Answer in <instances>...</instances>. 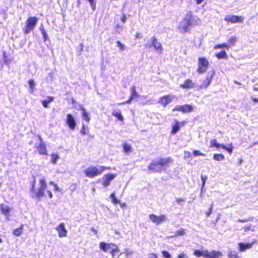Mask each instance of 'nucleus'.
<instances>
[{
  "instance_id": "nucleus-6",
  "label": "nucleus",
  "mask_w": 258,
  "mask_h": 258,
  "mask_svg": "<svg viewBox=\"0 0 258 258\" xmlns=\"http://www.w3.org/2000/svg\"><path fill=\"white\" fill-rule=\"evenodd\" d=\"M37 22L38 19L36 17L28 18L26 22L24 33L26 34L29 33L34 28Z\"/></svg>"
},
{
  "instance_id": "nucleus-37",
  "label": "nucleus",
  "mask_w": 258,
  "mask_h": 258,
  "mask_svg": "<svg viewBox=\"0 0 258 258\" xmlns=\"http://www.w3.org/2000/svg\"><path fill=\"white\" fill-rule=\"evenodd\" d=\"M110 198L112 200V202L115 204H120V201L118 200L117 198H116L115 196V193L113 192L110 195Z\"/></svg>"
},
{
  "instance_id": "nucleus-46",
  "label": "nucleus",
  "mask_w": 258,
  "mask_h": 258,
  "mask_svg": "<svg viewBox=\"0 0 258 258\" xmlns=\"http://www.w3.org/2000/svg\"><path fill=\"white\" fill-rule=\"evenodd\" d=\"M162 253L163 256H164L165 257H166V258H170L171 257V255L168 251L164 250L162 251Z\"/></svg>"
},
{
  "instance_id": "nucleus-11",
  "label": "nucleus",
  "mask_w": 258,
  "mask_h": 258,
  "mask_svg": "<svg viewBox=\"0 0 258 258\" xmlns=\"http://www.w3.org/2000/svg\"><path fill=\"white\" fill-rule=\"evenodd\" d=\"M215 75V71H212L211 72H209L207 74L205 80L203 82V84L200 86V89L203 88H207L210 85L212 80L213 76Z\"/></svg>"
},
{
  "instance_id": "nucleus-47",
  "label": "nucleus",
  "mask_w": 258,
  "mask_h": 258,
  "mask_svg": "<svg viewBox=\"0 0 258 258\" xmlns=\"http://www.w3.org/2000/svg\"><path fill=\"white\" fill-rule=\"evenodd\" d=\"M88 1L89 2L90 5L92 7V10H94L95 9V3L94 0H88Z\"/></svg>"
},
{
  "instance_id": "nucleus-20",
  "label": "nucleus",
  "mask_w": 258,
  "mask_h": 258,
  "mask_svg": "<svg viewBox=\"0 0 258 258\" xmlns=\"http://www.w3.org/2000/svg\"><path fill=\"white\" fill-rule=\"evenodd\" d=\"M183 122H180L177 120H175V124L172 126V129L171 132L172 135L175 134L177 132H178L180 127L183 126Z\"/></svg>"
},
{
  "instance_id": "nucleus-8",
  "label": "nucleus",
  "mask_w": 258,
  "mask_h": 258,
  "mask_svg": "<svg viewBox=\"0 0 258 258\" xmlns=\"http://www.w3.org/2000/svg\"><path fill=\"white\" fill-rule=\"evenodd\" d=\"M149 219L153 223L157 225H159L162 222H165L168 221L167 216L164 215L157 216L154 214H150L149 215Z\"/></svg>"
},
{
  "instance_id": "nucleus-51",
  "label": "nucleus",
  "mask_w": 258,
  "mask_h": 258,
  "mask_svg": "<svg viewBox=\"0 0 258 258\" xmlns=\"http://www.w3.org/2000/svg\"><path fill=\"white\" fill-rule=\"evenodd\" d=\"M190 156H191V154L189 151H185L184 152V158H190Z\"/></svg>"
},
{
  "instance_id": "nucleus-1",
  "label": "nucleus",
  "mask_w": 258,
  "mask_h": 258,
  "mask_svg": "<svg viewBox=\"0 0 258 258\" xmlns=\"http://www.w3.org/2000/svg\"><path fill=\"white\" fill-rule=\"evenodd\" d=\"M200 22V19L189 11L186 12L182 21L179 22L177 29L180 33H185L188 32L192 26L198 25Z\"/></svg>"
},
{
  "instance_id": "nucleus-58",
  "label": "nucleus",
  "mask_w": 258,
  "mask_h": 258,
  "mask_svg": "<svg viewBox=\"0 0 258 258\" xmlns=\"http://www.w3.org/2000/svg\"><path fill=\"white\" fill-rule=\"evenodd\" d=\"M135 37L136 38H141L142 37V36L141 33H137Z\"/></svg>"
},
{
  "instance_id": "nucleus-30",
  "label": "nucleus",
  "mask_w": 258,
  "mask_h": 258,
  "mask_svg": "<svg viewBox=\"0 0 258 258\" xmlns=\"http://www.w3.org/2000/svg\"><path fill=\"white\" fill-rule=\"evenodd\" d=\"M123 148L124 152L126 153H130L132 152V148L129 144H124Z\"/></svg>"
},
{
  "instance_id": "nucleus-2",
  "label": "nucleus",
  "mask_w": 258,
  "mask_h": 258,
  "mask_svg": "<svg viewBox=\"0 0 258 258\" xmlns=\"http://www.w3.org/2000/svg\"><path fill=\"white\" fill-rule=\"evenodd\" d=\"M171 162L172 159L170 158H159L150 164L149 169L153 172H160Z\"/></svg>"
},
{
  "instance_id": "nucleus-33",
  "label": "nucleus",
  "mask_w": 258,
  "mask_h": 258,
  "mask_svg": "<svg viewBox=\"0 0 258 258\" xmlns=\"http://www.w3.org/2000/svg\"><path fill=\"white\" fill-rule=\"evenodd\" d=\"M28 83L29 86V92L32 93L34 91V88L35 85V82L33 80H30Z\"/></svg>"
},
{
  "instance_id": "nucleus-50",
  "label": "nucleus",
  "mask_w": 258,
  "mask_h": 258,
  "mask_svg": "<svg viewBox=\"0 0 258 258\" xmlns=\"http://www.w3.org/2000/svg\"><path fill=\"white\" fill-rule=\"evenodd\" d=\"M250 228H251V225L247 224L243 227V229H244V231L246 232V231H249L250 229Z\"/></svg>"
},
{
  "instance_id": "nucleus-18",
  "label": "nucleus",
  "mask_w": 258,
  "mask_h": 258,
  "mask_svg": "<svg viewBox=\"0 0 258 258\" xmlns=\"http://www.w3.org/2000/svg\"><path fill=\"white\" fill-rule=\"evenodd\" d=\"M153 46L159 54L162 53L163 48L161 44L158 41L156 37H153L152 38Z\"/></svg>"
},
{
  "instance_id": "nucleus-61",
  "label": "nucleus",
  "mask_w": 258,
  "mask_h": 258,
  "mask_svg": "<svg viewBox=\"0 0 258 258\" xmlns=\"http://www.w3.org/2000/svg\"><path fill=\"white\" fill-rule=\"evenodd\" d=\"M250 99L255 102H258V99L254 98L253 96H251Z\"/></svg>"
},
{
  "instance_id": "nucleus-27",
  "label": "nucleus",
  "mask_w": 258,
  "mask_h": 258,
  "mask_svg": "<svg viewBox=\"0 0 258 258\" xmlns=\"http://www.w3.org/2000/svg\"><path fill=\"white\" fill-rule=\"evenodd\" d=\"M23 229V225H22L19 228L14 230L13 234L17 236H20L22 233Z\"/></svg>"
},
{
  "instance_id": "nucleus-22",
  "label": "nucleus",
  "mask_w": 258,
  "mask_h": 258,
  "mask_svg": "<svg viewBox=\"0 0 258 258\" xmlns=\"http://www.w3.org/2000/svg\"><path fill=\"white\" fill-rule=\"evenodd\" d=\"M2 212L7 217H9V214L11 211L10 208L6 205L2 204L1 206Z\"/></svg>"
},
{
  "instance_id": "nucleus-59",
  "label": "nucleus",
  "mask_w": 258,
  "mask_h": 258,
  "mask_svg": "<svg viewBox=\"0 0 258 258\" xmlns=\"http://www.w3.org/2000/svg\"><path fill=\"white\" fill-rule=\"evenodd\" d=\"M121 21L123 22V23H125L126 20V16L125 15H123L122 16V17H121Z\"/></svg>"
},
{
  "instance_id": "nucleus-5",
  "label": "nucleus",
  "mask_w": 258,
  "mask_h": 258,
  "mask_svg": "<svg viewBox=\"0 0 258 258\" xmlns=\"http://www.w3.org/2000/svg\"><path fill=\"white\" fill-rule=\"evenodd\" d=\"M106 168V167L99 166L98 167L91 166L86 169L84 173L86 176L93 178L100 175Z\"/></svg>"
},
{
  "instance_id": "nucleus-10",
  "label": "nucleus",
  "mask_w": 258,
  "mask_h": 258,
  "mask_svg": "<svg viewBox=\"0 0 258 258\" xmlns=\"http://www.w3.org/2000/svg\"><path fill=\"white\" fill-rule=\"evenodd\" d=\"M243 20L244 19L242 16L233 15H227L224 18V20L226 22L231 23H242L243 22Z\"/></svg>"
},
{
  "instance_id": "nucleus-54",
  "label": "nucleus",
  "mask_w": 258,
  "mask_h": 258,
  "mask_svg": "<svg viewBox=\"0 0 258 258\" xmlns=\"http://www.w3.org/2000/svg\"><path fill=\"white\" fill-rule=\"evenodd\" d=\"M132 100L133 99H131V98L129 100H127L125 102H123L119 103L118 105H124V104H130Z\"/></svg>"
},
{
  "instance_id": "nucleus-32",
  "label": "nucleus",
  "mask_w": 258,
  "mask_h": 258,
  "mask_svg": "<svg viewBox=\"0 0 258 258\" xmlns=\"http://www.w3.org/2000/svg\"><path fill=\"white\" fill-rule=\"evenodd\" d=\"M216 56L219 59L224 58H226L227 57V54L224 50H222L219 53H218L216 54Z\"/></svg>"
},
{
  "instance_id": "nucleus-7",
  "label": "nucleus",
  "mask_w": 258,
  "mask_h": 258,
  "mask_svg": "<svg viewBox=\"0 0 258 258\" xmlns=\"http://www.w3.org/2000/svg\"><path fill=\"white\" fill-rule=\"evenodd\" d=\"M198 60L197 72L199 74H203L206 71L209 66V62L205 57H199Z\"/></svg>"
},
{
  "instance_id": "nucleus-39",
  "label": "nucleus",
  "mask_w": 258,
  "mask_h": 258,
  "mask_svg": "<svg viewBox=\"0 0 258 258\" xmlns=\"http://www.w3.org/2000/svg\"><path fill=\"white\" fill-rule=\"evenodd\" d=\"M116 44L117 47L119 48L120 51H122L125 49V45L123 44H122L120 41H117L116 42Z\"/></svg>"
},
{
  "instance_id": "nucleus-41",
  "label": "nucleus",
  "mask_w": 258,
  "mask_h": 258,
  "mask_svg": "<svg viewBox=\"0 0 258 258\" xmlns=\"http://www.w3.org/2000/svg\"><path fill=\"white\" fill-rule=\"evenodd\" d=\"M229 47V45L226 43H223L221 44H218L215 46V48H228Z\"/></svg>"
},
{
  "instance_id": "nucleus-53",
  "label": "nucleus",
  "mask_w": 258,
  "mask_h": 258,
  "mask_svg": "<svg viewBox=\"0 0 258 258\" xmlns=\"http://www.w3.org/2000/svg\"><path fill=\"white\" fill-rule=\"evenodd\" d=\"M250 219H238V222H241V223H245V222H247L249 221H250Z\"/></svg>"
},
{
  "instance_id": "nucleus-55",
  "label": "nucleus",
  "mask_w": 258,
  "mask_h": 258,
  "mask_svg": "<svg viewBox=\"0 0 258 258\" xmlns=\"http://www.w3.org/2000/svg\"><path fill=\"white\" fill-rule=\"evenodd\" d=\"M176 201L178 204H180L182 202H184V200L182 198H177L176 199Z\"/></svg>"
},
{
  "instance_id": "nucleus-23",
  "label": "nucleus",
  "mask_w": 258,
  "mask_h": 258,
  "mask_svg": "<svg viewBox=\"0 0 258 258\" xmlns=\"http://www.w3.org/2000/svg\"><path fill=\"white\" fill-rule=\"evenodd\" d=\"M80 109L82 111V115L83 116V118L84 120H85L87 122H89L90 120V117L89 116V113L86 112L85 108L82 106H80Z\"/></svg>"
},
{
  "instance_id": "nucleus-15",
  "label": "nucleus",
  "mask_w": 258,
  "mask_h": 258,
  "mask_svg": "<svg viewBox=\"0 0 258 258\" xmlns=\"http://www.w3.org/2000/svg\"><path fill=\"white\" fill-rule=\"evenodd\" d=\"M56 230L58 232V236L60 238L64 237L67 236V230L65 228V225L63 223H61L57 226Z\"/></svg>"
},
{
  "instance_id": "nucleus-45",
  "label": "nucleus",
  "mask_w": 258,
  "mask_h": 258,
  "mask_svg": "<svg viewBox=\"0 0 258 258\" xmlns=\"http://www.w3.org/2000/svg\"><path fill=\"white\" fill-rule=\"evenodd\" d=\"M81 133L83 135H85L88 134V130H86V128L84 124H83V125H82V129L81 131Z\"/></svg>"
},
{
  "instance_id": "nucleus-25",
  "label": "nucleus",
  "mask_w": 258,
  "mask_h": 258,
  "mask_svg": "<svg viewBox=\"0 0 258 258\" xmlns=\"http://www.w3.org/2000/svg\"><path fill=\"white\" fill-rule=\"evenodd\" d=\"M112 115L120 121L123 120V117L120 110H114L112 112Z\"/></svg>"
},
{
  "instance_id": "nucleus-64",
  "label": "nucleus",
  "mask_w": 258,
  "mask_h": 258,
  "mask_svg": "<svg viewBox=\"0 0 258 258\" xmlns=\"http://www.w3.org/2000/svg\"><path fill=\"white\" fill-rule=\"evenodd\" d=\"M253 89L254 91H258V88L256 86H253Z\"/></svg>"
},
{
  "instance_id": "nucleus-31",
  "label": "nucleus",
  "mask_w": 258,
  "mask_h": 258,
  "mask_svg": "<svg viewBox=\"0 0 258 258\" xmlns=\"http://www.w3.org/2000/svg\"><path fill=\"white\" fill-rule=\"evenodd\" d=\"M119 250H120L118 248L117 245L115 244L114 247H113V248H112L110 252L111 254L112 255V256L114 257L116 253L119 252Z\"/></svg>"
},
{
  "instance_id": "nucleus-21",
  "label": "nucleus",
  "mask_w": 258,
  "mask_h": 258,
  "mask_svg": "<svg viewBox=\"0 0 258 258\" xmlns=\"http://www.w3.org/2000/svg\"><path fill=\"white\" fill-rule=\"evenodd\" d=\"M195 83L190 79H187L183 84L180 85V87L183 89H189L194 87Z\"/></svg>"
},
{
  "instance_id": "nucleus-40",
  "label": "nucleus",
  "mask_w": 258,
  "mask_h": 258,
  "mask_svg": "<svg viewBox=\"0 0 258 258\" xmlns=\"http://www.w3.org/2000/svg\"><path fill=\"white\" fill-rule=\"evenodd\" d=\"M237 41V38L235 36H232L231 38H230L228 41V43L232 45H234V44Z\"/></svg>"
},
{
  "instance_id": "nucleus-49",
  "label": "nucleus",
  "mask_w": 258,
  "mask_h": 258,
  "mask_svg": "<svg viewBox=\"0 0 258 258\" xmlns=\"http://www.w3.org/2000/svg\"><path fill=\"white\" fill-rule=\"evenodd\" d=\"M178 258H189L185 254L182 252L178 255Z\"/></svg>"
},
{
  "instance_id": "nucleus-26",
  "label": "nucleus",
  "mask_w": 258,
  "mask_h": 258,
  "mask_svg": "<svg viewBox=\"0 0 258 258\" xmlns=\"http://www.w3.org/2000/svg\"><path fill=\"white\" fill-rule=\"evenodd\" d=\"M53 99H54V98L53 97L48 96L46 100H43L42 102L43 106L45 108H48V104L50 103V102H52L53 101Z\"/></svg>"
},
{
  "instance_id": "nucleus-43",
  "label": "nucleus",
  "mask_w": 258,
  "mask_h": 258,
  "mask_svg": "<svg viewBox=\"0 0 258 258\" xmlns=\"http://www.w3.org/2000/svg\"><path fill=\"white\" fill-rule=\"evenodd\" d=\"M193 155L195 156H206V155L205 154L201 153L200 151H198V150H194L193 151Z\"/></svg>"
},
{
  "instance_id": "nucleus-60",
  "label": "nucleus",
  "mask_w": 258,
  "mask_h": 258,
  "mask_svg": "<svg viewBox=\"0 0 258 258\" xmlns=\"http://www.w3.org/2000/svg\"><path fill=\"white\" fill-rule=\"evenodd\" d=\"M42 34L43 35V37L44 40H46L47 38V34H46L45 31L42 32Z\"/></svg>"
},
{
  "instance_id": "nucleus-42",
  "label": "nucleus",
  "mask_w": 258,
  "mask_h": 258,
  "mask_svg": "<svg viewBox=\"0 0 258 258\" xmlns=\"http://www.w3.org/2000/svg\"><path fill=\"white\" fill-rule=\"evenodd\" d=\"M207 178V177L206 176H203V175L201 176V179H202V189H201V191H203V188H204V187L205 186Z\"/></svg>"
},
{
  "instance_id": "nucleus-52",
  "label": "nucleus",
  "mask_w": 258,
  "mask_h": 258,
  "mask_svg": "<svg viewBox=\"0 0 258 258\" xmlns=\"http://www.w3.org/2000/svg\"><path fill=\"white\" fill-rule=\"evenodd\" d=\"M148 258H158V256L156 254L154 253H150L148 255Z\"/></svg>"
},
{
  "instance_id": "nucleus-12",
  "label": "nucleus",
  "mask_w": 258,
  "mask_h": 258,
  "mask_svg": "<svg viewBox=\"0 0 258 258\" xmlns=\"http://www.w3.org/2000/svg\"><path fill=\"white\" fill-rule=\"evenodd\" d=\"M193 110V107L190 105H177L173 109V111H179L183 113L191 112Z\"/></svg>"
},
{
  "instance_id": "nucleus-28",
  "label": "nucleus",
  "mask_w": 258,
  "mask_h": 258,
  "mask_svg": "<svg viewBox=\"0 0 258 258\" xmlns=\"http://www.w3.org/2000/svg\"><path fill=\"white\" fill-rule=\"evenodd\" d=\"M228 257L229 258H241L237 254V252L229 250L228 251Z\"/></svg>"
},
{
  "instance_id": "nucleus-17",
  "label": "nucleus",
  "mask_w": 258,
  "mask_h": 258,
  "mask_svg": "<svg viewBox=\"0 0 258 258\" xmlns=\"http://www.w3.org/2000/svg\"><path fill=\"white\" fill-rule=\"evenodd\" d=\"M114 243H107L105 242H101L99 243V248L104 252H107L109 250H111L112 248L114 247Z\"/></svg>"
},
{
  "instance_id": "nucleus-14",
  "label": "nucleus",
  "mask_w": 258,
  "mask_h": 258,
  "mask_svg": "<svg viewBox=\"0 0 258 258\" xmlns=\"http://www.w3.org/2000/svg\"><path fill=\"white\" fill-rule=\"evenodd\" d=\"M174 96L173 95H165L160 98L158 101V103L163 106L165 107L169 103H170L171 101L174 99Z\"/></svg>"
},
{
  "instance_id": "nucleus-62",
  "label": "nucleus",
  "mask_w": 258,
  "mask_h": 258,
  "mask_svg": "<svg viewBox=\"0 0 258 258\" xmlns=\"http://www.w3.org/2000/svg\"><path fill=\"white\" fill-rule=\"evenodd\" d=\"M204 0H196L197 5L201 4Z\"/></svg>"
},
{
  "instance_id": "nucleus-13",
  "label": "nucleus",
  "mask_w": 258,
  "mask_h": 258,
  "mask_svg": "<svg viewBox=\"0 0 258 258\" xmlns=\"http://www.w3.org/2000/svg\"><path fill=\"white\" fill-rule=\"evenodd\" d=\"M66 122L70 130H74L75 129L77 123L72 114H68L67 115Z\"/></svg>"
},
{
  "instance_id": "nucleus-24",
  "label": "nucleus",
  "mask_w": 258,
  "mask_h": 258,
  "mask_svg": "<svg viewBox=\"0 0 258 258\" xmlns=\"http://www.w3.org/2000/svg\"><path fill=\"white\" fill-rule=\"evenodd\" d=\"M220 148H221L224 150H226L230 154H231L232 153L233 149L232 144L229 145V147H227L223 144L218 143V144L217 145V148L219 149Z\"/></svg>"
},
{
  "instance_id": "nucleus-34",
  "label": "nucleus",
  "mask_w": 258,
  "mask_h": 258,
  "mask_svg": "<svg viewBox=\"0 0 258 258\" xmlns=\"http://www.w3.org/2000/svg\"><path fill=\"white\" fill-rule=\"evenodd\" d=\"M131 99H133L134 98L138 97L139 96V95L136 92V87L135 86L132 87L131 88Z\"/></svg>"
},
{
  "instance_id": "nucleus-63",
  "label": "nucleus",
  "mask_w": 258,
  "mask_h": 258,
  "mask_svg": "<svg viewBox=\"0 0 258 258\" xmlns=\"http://www.w3.org/2000/svg\"><path fill=\"white\" fill-rule=\"evenodd\" d=\"M54 189L56 191L59 190L58 187L57 186V185L56 184L54 185Z\"/></svg>"
},
{
  "instance_id": "nucleus-3",
  "label": "nucleus",
  "mask_w": 258,
  "mask_h": 258,
  "mask_svg": "<svg viewBox=\"0 0 258 258\" xmlns=\"http://www.w3.org/2000/svg\"><path fill=\"white\" fill-rule=\"evenodd\" d=\"M35 183L36 179L35 177H33V180L31 183V188L30 189L31 192V196L33 198H37L39 199L45 195L44 190L47 186L46 181L44 178H42L40 180L39 187L37 191H36L35 189Z\"/></svg>"
},
{
  "instance_id": "nucleus-44",
  "label": "nucleus",
  "mask_w": 258,
  "mask_h": 258,
  "mask_svg": "<svg viewBox=\"0 0 258 258\" xmlns=\"http://www.w3.org/2000/svg\"><path fill=\"white\" fill-rule=\"evenodd\" d=\"M218 144V143L217 142V140L216 139H213L211 140L210 141V147H215L217 148V145Z\"/></svg>"
},
{
  "instance_id": "nucleus-48",
  "label": "nucleus",
  "mask_w": 258,
  "mask_h": 258,
  "mask_svg": "<svg viewBox=\"0 0 258 258\" xmlns=\"http://www.w3.org/2000/svg\"><path fill=\"white\" fill-rule=\"evenodd\" d=\"M212 211H213V204H212L211 207L209 208L208 211L206 212V213L207 216H209L212 213Z\"/></svg>"
},
{
  "instance_id": "nucleus-57",
  "label": "nucleus",
  "mask_w": 258,
  "mask_h": 258,
  "mask_svg": "<svg viewBox=\"0 0 258 258\" xmlns=\"http://www.w3.org/2000/svg\"><path fill=\"white\" fill-rule=\"evenodd\" d=\"M46 192L48 194L49 198L51 199L52 198V194L50 190H46Z\"/></svg>"
},
{
  "instance_id": "nucleus-9",
  "label": "nucleus",
  "mask_w": 258,
  "mask_h": 258,
  "mask_svg": "<svg viewBox=\"0 0 258 258\" xmlns=\"http://www.w3.org/2000/svg\"><path fill=\"white\" fill-rule=\"evenodd\" d=\"M37 137L39 139V143L35 144V147L40 155H47V151L45 143L43 141V140L40 136L38 135Z\"/></svg>"
},
{
  "instance_id": "nucleus-19",
  "label": "nucleus",
  "mask_w": 258,
  "mask_h": 258,
  "mask_svg": "<svg viewBox=\"0 0 258 258\" xmlns=\"http://www.w3.org/2000/svg\"><path fill=\"white\" fill-rule=\"evenodd\" d=\"M255 242H253L252 243H238V247H239V250L240 251H244L246 249H248L251 248L253 244Z\"/></svg>"
},
{
  "instance_id": "nucleus-36",
  "label": "nucleus",
  "mask_w": 258,
  "mask_h": 258,
  "mask_svg": "<svg viewBox=\"0 0 258 258\" xmlns=\"http://www.w3.org/2000/svg\"><path fill=\"white\" fill-rule=\"evenodd\" d=\"M124 253H125V256H126V258H127L128 257L132 255L134 253V251H133V250H132L131 249L125 248L124 249Z\"/></svg>"
},
{
  "instance_id": "nucleus-4",
  "label": "nucleus",
  "mask_w": 258,
  "mask_h": 258,
  "mask_svg": "<svg viewBox=\"0 0 258 258\" xmlns=\"http://www.w3.org/2000/svg\"><path fill=\"white\" fill-rule=\"evenodd\" d=\"M194 255L198 257L203 256L207 258H220L222 256V253L220 251L214 250L209 251L207 250H196L194 252Z\"/></svg>"
},
{
  "instance_id": "nucleus-16",
  "label": "nucleus",
  "mask_w": 258,
  "mask_h": 258,
  "mask_svg": "<svg viewBox=\"0 0 258 258\" xmlns=\"http://www.w3.org/2000/svg\"><path fill=\"white\" fill-rule=\"evenodd\" d=\"M116 176L114 174H107L105 175L102 178V185L105 187H107L110 184V182Z\"/></svg>"
},
{
  "instance_id": "nucleus-38",
  "label": "nucleus",
  "mask_w": 258,
  "mask_h": 258,
  "mask_svg": "<svg viewBox=\"0 0 258 258\" xmlns=\"http://www.w3.org/2000/svg\"><path fill=\"white\" fill-rule=\"evenodd\" d=\"M186 233L185 232V231L184 229H179V230H178L177 231H176L175 232V234L174 236H183L184 235H185Z\"/></svg>"
},
{
  "instance_id": "nucleus-35",
  "label": "nucleus",
  "mask_w": 258,
  "mask_h": 258,
  "mask_svg": "<svg viewBox=\"0 0 258 258\" xmlns=\"http://www.w3.org/2000/svg\"><path fill=\"white\" fill-rule=\"evenodd\" d=\"M59 158L58 155L55 154H52L51 155V162L53 164H56L57 160Z\"/></svg>"
},
{
  "instance_id": "nucleus-29",
  "label": "nucleus",
  "mask_w": 258,
  "mask_h": 258,
  "mask_svg": "<svg viewBox=\"0 0 258 258\" xmlns=\"http://www.w3.org/2000/svg\"><path fill=\"white\" fill-rule=\"evenodd\" d=\"M213 159L216 161H221L225 159V157L221 154H215L213 155Z\"/></svg>"
},
{
  "instance_id": "nucleus-56",
  "label": "nucleus",
  "mask_w": 258,
  "mask_h": 258,
  "mask_svg": "<svg viewBox=\"0 0 258 258\" xmlns=\"http://www.w3.org/2000/svg\"><path fill=\"white\" fill-rule=\"evenodd\" d=\"M153 46V44H152V42L151 43H149L148 42L146 44H145V47L146 48H150L151 47Z\"/></svg>"
}]
</instances>
